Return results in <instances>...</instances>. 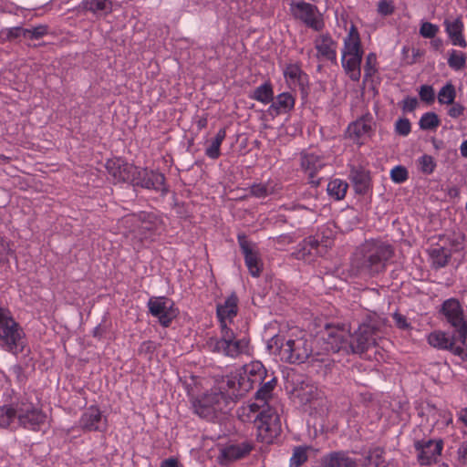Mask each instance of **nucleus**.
<instances>
[{
	"instance_id": "obj_1",
	"label": "nucleus",
	"mask_w": 467,
	"mask_h": 467,
	"mask_svg": "<svg viewBox=\"0 0 467 467\" xmlns=\"http://www.w3.org/2000/svg\"><path fill=\"white\" fill-rule=\"evenodd\" d=\"M391 245L377 240L365 242L355 254L352 265L361 275L373 276L385 270L393 256Z\"/></svg>"
},
{
	"instance_id": "obj_2",
	"label": "nucleus",
	"mask_w": 467,
	"mask_h": 467,
	"mask_svg": "<svg viewBox=\"0 0 467 467\" xmlns=\"http://www.w3.org/2000/svg\"><path fill=\"white\" fill-rule=\"evenodd\" d=\"M122 234L134 249H140L144 242L152 240L158 228L159 220L153 214L140 213L124 216L120 222Z\"/></svg>"
},
{
	"instance_id": "obj_3",
	"label": "nucleus",
	"mask_w": 467,
	"mask_h": 467,
	"mask_svg": "<svg viewBox=\"0 0 467 467\" xmlns=\"http://www.w3.org/2000/svg\"><path fill=\"white\" fill-rule=\"evenodd\" d=\"M388 328L387 320L382 318L371 319L368 323L359 325L350 337V345H348L347 354H361L379 344L382 334Z\"/></svg>"
},
{
	"instance_id": "obj_4",
	"label": "nucleus",
	"mask_w": 467,
	"mask_h": 467,
	"mask_svg": "<svg viewBox=\"0 0 467 467\" xmlns=\"http://www.w3.org/2000/svg\"><path fill=\"white\" fill-rule=\"evenodd\" d=\"M25 345L23 328L8 309L0 307V346L5 350L16 354L23 351Z\"/></svg>"
},
{
	"instance_id": "obj_5",
	"label": "nucleus",
	"mask_w": 467,
	"mask_h": 467,
	"mask_svg": "<svg viewBox=\"0 0 467 467\" xmlns=\"http://www.w3.org/2000/svg\"><path fill=\"white\" fill-rule=\"evenodd\" d=\"M207 348L214 353L223 354L230 358H237L241 355H248L250 352L249 340L236 338L231 328L221 330V337H210L206 341Z\"/></svg>"
},
{
	"instance_id": "obj_6",
	"label": "nucleus",
	"mask_w": 467,
	"mask_h": 467,
	"mask_svg": "<svg viewBox=\"0 0 467 467\" xmlns=\"http://www.w3.org/2000/svg\"><path fill=\"white\" fill-rule=\"evenodd\" d=\"M363 50L361 49L360 37L357 27L352 25L347 37L344 39L342 51V65L352 80L360 78V63Z\"/></svg>"
},
{
	"instance_id": "obj_7",
	"label": "nucleus",
	"mask_w": 467,
	"mask_h": 467,
	"mask_svg": "<svg viewBox=\"0 0 467 467\" xmlns=\"http://www.w3.org/2000/svg\"><path fill=\"white\" fill-rule=\"evenodd\" d=\"M223 387L213 388L210 392L203 394L196 402L194 410L201 417L207 418L215 411H221L231 402L229 396L222 391Z\"/></svg>"
},
{
	"instance_id": "obj_8",
	"label": "nucleus",
	"mask_w": 467,
	"mask_h": 467,
	"mask_svg": "<svg viewBox=\"0 0 467 467\" xmlns=\"http://www.w3.org/2000/svg\"><path fill=\"white\" fill-rule=\"evenodd\" d=\"M467 337H461V334L455 332L448 336L444 332L435 331L429 335L428 342L434 348L450 350L462 358H467Z\"/></svg>"
},
{
	"instance_id": "obj_9",
	"label": "nucleus",
	"mask_w": 467,
	"mask_h": 467,
	"mask_svg": "<svg viewBox=\"0 0 467 467\" xmlns=\"http://www.w3.org/2000/svg\"><path fill=\"white\" fill-rule=\"evenodd\" d=\"M311 352V344L305 337L287 339L279 348L281 358L290 363L305 362L310 357Z\"/></svg>"
},
{
	"instance_id": "obj_10",
	"label": "nucleus",
	"mask_w": 467,
	"mask_h": 467,
	"mask_svg": "<svg viewBox=\"0 0 467 467\" xmlns=\"http://www.w3.org/2000/svg\"><path fill=\"white\" fill-rule=\"evenodd\" d=\"M259 438L266 442H272L281 432V421L278 414L272 409L260 412L254 420Z\"/></svg>"
},
{
	"instance_id": "obj_11",
	"label": "nucleus",
	"mask_w": 467,
	"mask_h": 467,
	"mask_svg": "<svg viewBox=\"0 0 467 467\" xmlns=\"http://www.w3.org/2000/svg\"><path fill=\"white\" fill-rule=\"evenodd\" d=\"M16 412L19 425L31 431H38L47 420L41 409L32 402H20L16 405Z\"/></svg>"
},
{
	"instance_id": "obj_12",
	"label": "nucleus",
	"mask_w": 467,
	"mask_h": 467,
	"mask_svg": "<svg viewBox=\"0 0 467 467\" xmlns=\"http://www.w3.org/2000/svg\"><path fill=\"white\" fill-rule=\"evenodd\" d=\"M351 333L346 326H327L322 338L325 350L329 352L342 351L347 354L348 345H350Z\"/></svg>"
},
{
	"instance_id": "obj_13",
	"label": "nucleus",
	"mask_w": 467,
	"mask_h": 467,
	"mask_svg": "<svg viewBox=\"0 0 467 467\" xmlns=\"http://www.w3.org/2000/svg\"><path fill=\"white\" fill-rule=\"evenodd\" d=\"M290 11L295 18L302 21L316 31H319L324 27L322 14L311 4L292 2L290 4Z\"/></svg>"
},
{
	"instance_id": "obj_14",
	"label": "nucleus",
	"mask_w": 467,
	"mask_h": 467,
	"mask_svg": "<svg viewBox=\"0 0 467 467\" xmlns=\"http://www.w3.org/2000/svg\"><path fill=\"white\" fill-rule=\"evenodd\" d=\"M266 376V369L259 361H253L243 367L239 373L238 385L242 392H248L254 384H261Z\"/></svg>"
},
{
	"instance_id": "obj_15",
	"label": "nucleus",
	"mask_w": 467,
	"mask_h": 467,
	"mask_svg": "<svg viewBox=\"0 0 467 467\" xmlns=\"http://www.w3.org/2000/svg\"><path fill=\"white\" fill-rule=\"evenodd\" d=\"M442 313L447 321L456 329L461 337H467V322L460 302L456 299H448L442 304Z\"/></svg>"
},
{
	"instance_id": "obj_16",
	"label": "nucleus",
	"mask_w": 467,
	"mask_h": 467,
	"mask_svg": "<svg viewBox=\"0 0 467 467\" xmlns=\"http://www.w3.org/2000/svg\"><path fill=\"white\" fill-rule=\"evenodd\" d=\"M148 306L150 314L156 317L163 327H168L177 316L173 302L164 296L151 297L148 302Z\"/></svg>"
},
{
	"instance_id": "obj_17",
	"label": "nucleus",
	"mask_w": 467,
	"mask_h": 467,
	"mask_svg": "<svg viewBox=\"0 0 467 467\" xmlns=\"http://www.w3.org/2000/svg\"><path fill=\"white\" fill-rule=\"evenodd\" d=\"M106 169L114 182H130L133 184L139 168L116 158L106 162Z\"/></svg>"
},
{
	"instance_id": "obj_18",
	"label": "nucleus",
	"mask_w": 467,
	"mask_h": 467,
	"mask_svg": "<svg viewBox=\"0 0 467 467\" xmlns=\"http://www.w3.org/2000/svg\"><path fill=\"white\" fill-rule=\"evenodd\" d=\"M418 451V461L421 465L436 462L442 450L441 441H420L415 442Z\"/></svg>"
},
{
	"instance_id": "obj_19",
	"label": "nucleus",
	"mask_w": 467,
	"mask_h": 467,
	"mask_svg": "<svg viewBox=\"0 0 467 467\" xmlns=\"http://www.w3.org/2000/svg\"><path fill=\"white\" fill-rule=\"evenodd\" d=\"M80 427L85 431H105L108 427L107 418L102 416L98 407L91 406L82 414Z\"/></svg>"
},
{
	"instance_id": "obj_20",
	"label": "nucleus",
	"mask_w": 467,
	"mask_h": 467,
	"mask_svg": "<svg viewBox=\"0 0 467 467\" xmlns=\"http://www.w3.org/2000/svg\"><path fill=\"white\" fill-rule=\"evenodd\" d=\"M238 313V297L235 294H231L223 302L218 303L216 306V314L220 322L221 330L229 328L228 325Z\"/></svg>"
},
{
	"instance_id": "obj_21",
	"label": "nucleus",
	"mask_w": 467,
	"mask_h": 467,
	"mask_svg": "<svg viewBox=\"0 0 467 467\" xmlns=\"http://www.w3.org/2000/svg\"><path fill=\"white\" fill-rule=\"evenodd\" d=\"M164 180L163 174L160 172L148 171L147 169H138L133 184L147 189L163 191Z\"/></svg>"
},
{
	"instance_id": "obj_22",
	"label": "nucleus",
	"mask_w": 467,
	"mask_h": 467,
	"mask_svg": "<svg viewBox=\"0 0 467 467\" xmlns=\"http://www.w3.org/2000/svg\"><path fill=\"white\" fill-rule=\"evenodd\" d=\"M261 384V388L255 393V400L258 402H254L242 408L243 413L247 414L248 418H251L250 413L257 412L261 407H264L266 404L267 400L271 398L276 380L273 378L265 383L262 382Z\"/></svg>"
},
{
	"instance_id": "obj_23",
	"label": "nucleus",
	"mask_w": 467,
	"mask_h": 467,
	"mask_svg": "<svg viewBox=\"0 0 467 467\" xmlns=\"http://www.w3.org/2000/svg\"><path fill=\"white\" fill-rule=\"evenodd\" d=\"M317 57L321 61H336L337 43L328 34L319 35L315 39Z\"/></svg>"
},
{
	"instance_id": "obj_24",
	"label": "nucleus",
	"mask_w": 467,
	"mask_h": 467,
	"mask_svg": "<svg viewBox=\"0 0 467 467\" xmlns=\"http://www.w3.org/2000/svg\"><path fill=\"white\" fill-rule=\"evenodd\" d=\"M240 247L244 254L245 264L253 276H259L262 271V264L258 254L254 250L253 245L246 240L244 235L238 236Z\"/></svg>"
},
{
	"instance_id": "obj_25",
	"label": "nucleus",
	"mask_w": 467,
	"mask_h": 467,
	"mask_svg": "<svg viewBox=\"0 0 467 467\" xmlns=\"http://www.w3.org/2000/svg\"><path fill=\"white\" fill-rule=\"evenodd\" d=\"M373 125L372 115L369 113L365 114L348 126V137L358 142L359 140L369 135Z\"/></svg>"
},
{
	"instance_id": "obj_26",
	"label": "nucleus",
	"mask_w": 467,
	"mask_h": 467,
	"mask_svg": "<svg viewBox=\"0 0 467 467\" xmlns=\"http://www.w3.org/2000/svg\"><path fill=\"white\" fill-rule=\"evenodd\" d=\"M327 247V244H321L315 238L309 237L304 241L301 247L295 254V256L298 260L311 261L314 256L326 254Z\"/></svg>"
},
{
	"instance_id": "obj_27",
	"label": "nucleus",
	"mask_w": 467,
	"mask_h": 467,
	"mask_svg": "<svg viewBox=\"0 0 467 467\" xmlns=\"http://www.w3.org/2000/svg\"><path fill=\"white\" fill-rule=\"evenodd\" d=\"M295 392L301 403L311 404L317 401L318 405L324 404V400L320 396L321 393L314 384L303 381L295 389Z\"/></svg>"
},
{
	"instance_id": "obj_28",
	"label": "nucleus",
	"mask_w": 467,
	"mask_h": 467,
	"mask_svg": "<svg viewBox=\"0 0 467 467\" xmlns=\"http://www.w3.org/2000/svg\"><path fill=\"white\" fill-rule=\"evenodd\" d=\"M446 32L454 46L466 47L467 43L462 36L463 24L460 17L444 21Z\"/></svg>"
},
{
	"instance_id": "obj_29",
	"label": "nucleus",
	"mask_w": 467,
	"mask_h": 467,
	"mask_svg": "<svg viewBox=\"0 0 467 467\" xmlns=\"http://www.w3.org/2000/svg\"><path fill=\"white\" fill-rule=\"evenodd\" d=\"M301 165L302 168L308 172L309 182L314 185H318L320 178H317V172L324 165L320 158L311 153H303Z\"/></svg>"
},
{
	"instance_id": "obj_30",
	"label": "nucleus",
	"mask_w": 467,
	"mask_h": 467,
	"mask_svg": "<svg viewBox=\"0 0 467 467\" xmlns=\"http://www.w3.org/2000/svg\"><path fill=\"white\" fill-rule=\"evenodd\" d=\"M321 465L322 467H358V462L346 452L334 451L323 457Z\"/></svg>"
},
{
	"instance_id": "obj_31",
	"label": "nucleus",
	"mask_w": 467,
	"mask_h": 467,
	"mask_svg": "<svg viewBox=\"0 0 467 467\" xmlns=\"http://www.w3.org/2000/svg\"><path fill=\"white\" fill-rule=\"evenodd\" d=\"M252 450L249 443L232 444L223 450V456L228 461H236L247 455Z\"/></svg>"
},
{
	"instance_id": "obj_32",
	"label": "nucleus",
	"mask_w": 467,
	"mask_h": 467,
	"mask_svg": "<svg viewBox=\"0 0 467 467\" xmlns=\"http://www.w3.org/2000/svg\"><path fill=\"white\" fill-rule=\"evenodd\" d=\"M82 6L95 15H107L112 10L111 3L109 0H85Z\"/></svg>"
},
{
	"instance_id": "obj_33",
	"label": "nucleus",
	"mask_w": 467,
	"mask_h": 467,
	"mask_svg": "<svg viewBox=\"0 0 467 467\" xmlns=\"http://www.w3.org/2000/svg\"><path fill=\"white\" fill-rule=\"evenodd\" d=\"M364 465L366 467H394L390 462H387L383 457V450L375 448L368 451L365 457Z\"/></svg>"
},
{
	"instance_id": "obj_34",
	"label": "nucleus",
	"mask_w": 467,
	"mask_h": 467,
	"mask_svg": "<svg viewBox=\"0 0 467 467\" xmlns=\"http://www.w3.org/2000/svg\"><path fill=\"white\" fill-rule=\"evenodd\" d=\"M350 178L358 192H365L368 188L369 175L368 171L361 169H353L350 173Z\"/></svg>"
},
{
	"instance_id": "obj_35",
	"label": "nucleus",
	"mask_w": 467,
	"mask_h": 467,
	"mask_svg": "<svg viewBox=\"0 0 467 467\" xmlns=\"http://www.w3.org/2000/svg\"><path fill=\"white\" fill-rule=\"evenodd\" d=\"M295 104V99L289 93H282L278 95L275 101L271 105V109H275L279 112H286L290 110Z\"/></svg>"
},
{
	"instance_id": "obj_36",
	"label": "nucleus",
	"mask_w": 467,
	"mask_h": 467,
	"mask_svg": "<svg viewBox=\"0 0 467 467\" xmlns=\"http://www.w3.org/2000/svg\"><path fill=\"white\" fill-rule=\"evenodd\" d=\"M348 190V183L339 180L335 179L332 180L327 184V192L328 194L335 198V200H341L345 197Z\"/></svg>"
},
{
	"instance_id": "obj_37",
	"label": "nucleus",
	"mask_w": 467,
	"mask_h": 467,
	"mask_svg": "<svg viewBox=\"0 0 467 467\" xmlns=\"http://www.w3.org/2000/svg\"><path fill=\"white\" fill-rule=\"evenodd\" d=\"M226 136V131L224 129H221L214 139L211 141V144L209 147H207L205 153L206 155L211 159H217L221 152H220V147L222 142L223 141L224 138Z\"/></svg>"
},
{
	"instance_id": "obj_38",
	"label": "nucleus",
	"mask_w": 467,
	"mask_h": 467,
	"mask_svg": "<svg viewBox=\"0 0 467 467\" xmlns=\"http://www.w3.org/2000/svg\"><path fill=\"white\" fill-rule=\"evenodd\" d=\"M284 76L290 86H296L301 84L303 73L298 65L289 64L284 70Z\"/></svg>"
},
{
	"instance_id": "obj_39",
	"label": "nucleus",
	"mask_w": 467,
	"mask_h": 467,
	"mask_svg": "<svg viewBox=\"0 0 467 467\" xmlns=\"http://www.w3.org/2000/svg\"><path fill=\"white\" fill-rule=\"evenodd\" d=\"M430 256L434 265L437 267H442L448 263V260L451 257V253L444 247H435L430 250Z\"/></svg>"
},
{
	"instance_id": "obj_40",
	"label": "nucleus",
	"mask_w": 467,
	"mask_h": 467,
	"mask_svg": "<svg viewBox=\"0 0 467 467\" xmlns=\"http://www.w3.org/2000/svg\"><path fill=\"white\" fill-rule=\"evenodd\" d=\"M238 379H239V374L235 376H232L231 378H228L226 381H223L221 383L220 387H223V389H225V386L228 388L226 392L224 394L226 396H229V400L232 401L234 397L242 396L245 392H242L239 389L238 385Z\"/></svg>"
},
{
	"instance_id": "obj_41",
	"label": "nucleus",
	"mask_w": 467,
	"mask_h": 467,
	"mask_svg": "<svg viewBox=\"0 0 467 467\" xmlns=\"http://www.w3.org/2000/svg\"><path fill=\"white\" fill-rule=\"evenodd\" d=\"M273 97L274 93L271 84L265 83L254 89L252 98L264 104H268L273 100Z\"/></svg>"
},
{
	"instance_id": "obj_42",
	"label": "nucleus",
	"mask_w": 467,
	"mask_h": 467,
	"mask_svg": "<svg viewBox=\"0 0 467 467\" xmlns=\"http://www.w3.org/2000/svg\"><path fill=\"white\" fill-rule=\"evenodd\" d=\"M456 97L455 88L451 83H447L438 93V100L441 104L451 105Z\"/></svg>"
},
{
	"instance_id": "obj_43",
	"label": "nucleus",
	"mask_w": 467,
	"mask_h": 467,
	"mask_svg": "<svg viewBox=\"0 0 467 467\" xmlns=\"http://www.w3.org/2000/svg\"><path fill=\"white\" fill-rule=\"evenodd\" d=\"M441 121L439 117L434 112H428L422 115L420 119L419 125L421 130H434L440 125Z\"/></svg>"
},
{
	"instance_id": "obj_44",
	"label": "nucleus",
	"mask_w": 467,
	"mask_h": 467,
	"mask_svg": "<svg viewBox=\"0 0 467 467\" xmlns=\"http://www.w3.org/2000/svg\"><path fill=\"white\" fill-rule=\"evenodd\" d=\"M15 418H17L16 408L13 409L5 406L0 408V427H8Z\"/></svg>"
},
{
	"instance_id": "obj_45",
	"label": "nucleus",
	"mask_w": 467,
	"mask_h": 467,
	"mask_svg": "<svg viewBox=\"0 0 467 467\" xmlns=\"http://www.w3.org/2000/svg\"><path fill=\"white\" fill-rule=\"evenodd\" d=\"M25 28L20 26L5 28L0 31V42L12 41L19 36H24Z\"/></svg>"
},
{
	"instance_id": "obj_46",
	"label": "nucleus",
	"mask_w": 467,
	"mask_h": 467,
	"mask_svg": "<svg viewBox=\"0 0 467 467\" xmlns=\"http://www.w3.org/2000/svg\"><path fill=\"white\" fill-rule=\"evenodd\" d=\"M466 63V57L464 54L461 52H457L455 50H452L450 57L448 59L449 66L456 70L462 69L464 67Z\"/></svg>"
},
{
	"instance_id": "obj_47",
	"label": "nucleus",
	"mask_w": 467,
	"mask_h": 467,
	"mask_svg": "<svg viewBox=\"0 0 467 467\" xmlns=\"http://www.w3.org/2000/svg\"><path fill=\"white\" fill-rule=\"evenodd\" d=\"M47 34V26L39 25L32 28H25L24 37L27 39H39Z\"/></svg>"
},
{
	"instance_id": "obj_48",
	"label": "nucleus",
	"mask_w": 467,
	"mask_h": 467,
	"mask_svg": "<svg viewBox=\"0 0 467 467\" xmlns=\"http://www.w3.org/2000/svg\"><path fill=\"white\" fill-rule=\"evenodd\" d=\"M306 449L297 447L294 450L293 455L290 459V464L292 467H299L306 461Z\"/></svg>"
},
{
	"instance_id": "obj_49",
	"label": "nucleus",
	"mask_w": 467,
	"mask_h": 467,
	"mask_svg": "<svg viewBox=\"0 0 467 467\" xmlns=\"http://www.w3.org/2000/svg\"><path fill=\"white\" fill-rule=\"evenodd\" d=\"M419 164L420 171L425 174H431L433 172L436 162L431 155H423L419 159Z\"/></svg>"
},
{
	"instance_id": "obj_50",
	"label": "nucleus",
	"mask_w": 467,
	"mask_h": 467,
	"mask_svg": "<svg viewBox=\"0 0 467 467\" xmlns=\"http://www.w3.org/2000/svg\"><path fill=\"white\" fill-rule=\"evenodd\" d=\"M251 192L254 196L262 198V197L267 196L268 194L272 193L273 188L269 187L266 184H263V183L254 184L251 187Z\"/></svg>"
},
{
	"instance_id": "obj_51",
	"label": "nucleus",
	"mask_w": 467,
	"mask_h": 467,
	"mask_svg": "<svg viewBox=\"0 0 467 467\" xmlns=\"http://www.w3.org/2000/svg\"><path fill=\"white\" fill-rule=\"evenodd\" d=\"M377 57L375 54L370 53L367 56L365 64V75L366 77H371L376 72Z\"/></svg>"
},
{
	"instance_id": "obj_52",
	"label": "nucleus",
	"mask_w": 467,
	"mask_h": 467,
	"mask_svg": "<svg viewBox=\"0 0 467 467\" xmlns=\"http://www.w3.org/2000/svg\"><path fill=\"white\" fill-rule=\"evenodd\" d=\"M390 177L395 182H403L408 178V171L402 166H397L391 170Z\"/></svg>"
},
{
	"instance_id": "obj_53",
	"label": "nucleus",
	"mask_w": 467,
	"mask_h": 467,
	"mask_svg": "<svg viewBox=\"0 0 467 467\" xmlns=\"http://www.w3.org/2000/svg\"><path fill=\"white\" fill-rule=\"evenodd\" d=\"M437 32H438V27L435 25L429 23V22L423 23L420 29V35L427 38H431V37L435 36Z\"/></svg>"
},
{
	"instance_id": "obj_54",
	"label": "nucleus",
	"mask_w": 467,
	"mask_h": 467,
	"mask_svg": "<svg viewBox=\"0 0 467 467\" xmlns=\"http://www.w3.org/2000/svg\"><path fill=\"white\" fill-rule=\"evenodd\" d=\"M396 132L407 136L410 132V122L408 119H400L395 124Z\"/></svg>"
},
{
	"instance_id": "obj_55",
	"label": "nucleus",
	"mask_w": 467,
	"mask_h": 467,
	"mask_svg": "<svg viewBox=\"0 0 467 467\" xmlns=\"http://www.w3.org/2000/svg\"><path fill=\"white\" fill-rule=\"evenodd\" d=\"M420 97L423 101L428 103H431L434 101V90L432 87L428 85H423L420 87Z\"/></svg>"
},
{
	"instance_id": "obj_56",
	"label": "nucleus",
	"mask_w": 467,
	"mask_h": 467,
	"mask_svg": "<svg viewBox=\"0 0 467 467\" xmlns=\"http://www.w3.org/2000/svg\"><path fill=\"white\" fill-rule=\"evenodd\" d=\"M378 12L382 16H389L394 12V5L392 1L382 0L378 5Z\"/></svg>"
},
{
	"instance_id": "obj_57",
	"label": "nucleus",
	"mask_w": 467,
	"mask_h": 467,
	"mask_svg": "<svg viewBox=\"0 0 467 467\" xmlns=\"http://www.w3.org/2000/svg\"><path fill=\"white\" fill-rule=\"evenodd\" d=\"M418 99L416 98L408 97L403 100V110L413 111L418 106Z\"/></svg>"
},
{
	"instance_id": "obj_58",
	"label": "nucleus",
	"mask_w": 467,
	"mask_h": 467,
	"mask_svg": "<svg viewBox=\"0 0 467 467\" xmlns=\"http://www.w3.org/2000/svg\"><path fill=\"white\" fill-rule=\"evenodd\" d=\"M451 105L452 106L451 107V109L448 111V114L450 117L458 118L463 114L464 107L462 105L458 104V103H456V104L452 103Z\"/></svg>"
},
{
	"instance_id": "obj_59",
	"label": "nucleus",
	"mask_w": 467,
	"mask_h": 467,
	"mask_svg": "<svg viewBox=\"0 0 467 467\" xmlns=\"http://www.w3.org/2000/svg\"><path fill=\"white\" fill-rule=\"evenodd\" d=\"M393 318L395 320V323H396V326L399 327V328H402V329H405V328H408L409 327V323L407 322V319L404 316H402L401 314L400 313H395L393 315Z\"/></svg>"
},
{
	"instance_id": "obj_60",
	"label": "nucleus",
	"mask_w": 467,
	"mask_h": 467,
	"mask_svg": "<svg viewBox=\"0 0 467 467\" xmlns=\"http://www.w3.org/2000/svg\"><path fill=\"white\" fill-rule=\"evenodd\" d=\"M155 348L152 341H145L140 345L139 349L140 353L150 354L152 353Z\"/></svg>"
},
{
	"instance_id": "obj_61",
	"label": "nucleus",
	"mask_w": 467,
	"mask_h": 467,
	"mask_svg": "<svg viewBox=\"0 0 467 467\" xmlns=\"http://www.w3.org/2000/svg\"><path fill=\"white\" fill-rule=\"evenodd\" d=\"M9 254H12V250L9 247V244L2 237H0V257Z\"/></svg>"
},
{
	"instance_id": "obj_62",
	"label": "nucleus",
	"mask_w": 467,
	"mask_h": 467,
	"mask_svg": "<svg viewBox=\"0 0 467 467\" xmlns=\"http://www.w3.org/2000/svg\"><path fill=\"white\" fill-rule=\"evenodd\" d=\"M160 467H178V462L175 459L170 458L163 461Z\"/></svg>"
},
{
	"instance_id": "obj_63",
	"label": "nucleus",
	"mask_w": 467,
	"mask_h": 467,
	"mask_svg": "<svg viewBox=\"0 0 467 467\" xmlns=\"http://www.w3.org/2000/svg\"><path fill=\"white\" fill-rule=\"evenodd\" d=\"M458 453H459V457H460L462 460H463V461H466V460H467V443H463V444L459 448Z\"/></svg>"
},
{
	"instance_id": "obj_64",
	"label": "nucleus",
	"mask_w": 467,
	"mask_h": 467,
	"mask_svg": "<svg viewBox=\"0 0 467 467\" xmlns=\"http://www.w3.org/2000/svg\"><path fill=\"white\" fill-rule=\"evenodd\" d=\"M460 150L462 156L467 158V140L462 143Z\"/></svg>"
}]
</instances>
